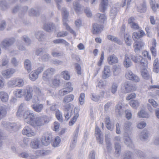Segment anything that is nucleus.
Segmentation results:
<instances>
[{
    "label": "nucleus",
    "instance_id": "1",
    "mask_svg": "<svg viewBox=\"0 0 159 159\" xmlns=\"http://www.w3.org/2000/svg\"><path fill=\"white\" fill-rule=\"evenodd\" d=\"M23 117L26 122L34 127L42 126L49 121L47 116H38L29 111L24 112Z\"/></svg>",
    "mask_w": 159,
    "mask_h": 159
},
{
    "label": "nucleus",
    "instance_id": "2",
    "mask_svg": "<svg viewBox=\"0 0 159 159\" xmlns=\"http://www.w3.org/2000/svg\"><path fill=\"white\" fill-rule=\"evenodd\" d=\"M16 39L14 38H6L3 39L0 44L1 47L4 50H7L15 43Z\"/></svg>",
    "mask_w": 159,
    "mask_h": 159
},
{
    "label": "nucleus",
    "instance_id": "3",
    "mask_svg": "<svg viewBox=\"0 0 159 159\" xmlns=\"http://www.w3.org/2000/svg\"><path fill=\"white\" fill-rule=\"evenodd\" d=\"M33 89L29 85L27 86L23 89V93L24 96L25 100L27 101H30L33 97Z\"/></svg>",
    "mask_w": 159,
    "mask_h": 159
},
{
    "label": "nucleus",
    "instance_id": "4",
    "mask_svg": "<svg viewBox=\"0 0 159 159\" xmlns=\"http://www.w3.org/2000/svg\"><path fill=\"white\" fill-rule=\"evenodd\" d=\"M24 82L23 80L19 78L11 79L8 82V85L10 87L13 86L22 87L23 86Z\"/></svg>",
    "mask_w": 159,
    "mask_h": 159
},
{
    "label": "nucleus",
    "instance_id": "5",
    "mask_svg": "<svg viewBox=\"0 0 159 159\" xmlns=\"http://www.w3.org/2000/svg\"><path fill=\"white\" fill-rule=\"evenodd\" d=\"M136 90V88L128 81L125 82L123 84L121 87L122 91L125 93H129Z\"/></svg>",
    "mask_w": 159,
    "mask_h": 159
},
{
    "label": "nucleus",
    "instance_id": "6",
    "mask_svg": "<svg viewBox=\"0 0 159 159\" xmlns=\"http://www.w3.org/2000/svg\"><path fill=\"white\" fill-rule=\"evenodd\" d=\"M65 88L60 90L58 94L61 96H64L72 91L73 89L71 86V84L70 82H67L64 86Z\"/></svg>",
    "mask_w": 159,
    "mask_h": 159
},
{
    "label": "nucleus",
    "instance_id": "7",
    "mask_svg": "<svg viewBox=\"0 0 159 159\" xmlns=\"http://www.w3.org/2000/svg\"><path fill=\"white\" fill-rule=\"evenodd\" d=\"M134 52L136 53H139L142 49L144 45V43L141 39L134 41Z\"/></svg>",
    "mask_w": 159,
    "mask_h": 159
},
{
    "label": "nucleus",
    "instance_id": "8",
    "mask_svg": "<svg viewBox=\"0 0 159 159\" xmlns=\"http://www.w3.org/2000/svg\"><path fill=\"white\" fill-rule=\"evenodd\" d=\"M52 136L51 134H46L42 136L41 140L42 144L45 146L49 145L52 139Z\"/></svg>",
    "mask_w": 159,
    "mask_h": 159
},
{
    "label": "nucleus",
    "instance_id": "9",
    "mask_svg": "<svg viewBox=\"0 0 159 159\" xmlns=\"http://www.w3.org/2000/svg\"><path fill=\"white\" fill-rule=\"evenodd\" d=\"M55 71V69L53 68H50L47 69L43 73L42 77L43 79L46 80L47 79L50 78L54 74Z\"/></svg>",
    "mask_w": 159,
    "mask_h": 159
},
{
    "label": "nucleus",
    "instance_id": "10",
    "mask_svg": "<svg viewBox=\"0 0 159 159\" xmlns=\"http://www.w3.org/2000/svg\"><path fill=\"white\" fill-rule=\"evenodd\" d=\"M130 57L132 60L135 63L140 62L141 64L144 66H145V64L144 61V59L140 55L136 54L135 56L130 55Z\"/></svg>",
    "mask_w": 159,
    "mask_h": 159
},
{
    "label": "nucleus",
    "instance_id": "11",
    "mask_svg": "<svg viewBox=\"0 0 159 159\" xmlns=\"http://www.w3.org/2000/svg\"><path fill=\"white\" fill-rule=\"evenodd\" d=\"M19 129V126L16 123H9L7 125V130L13 133L17 131Z\"/></svg>",
    "mask_w": 159,
    "mask_h": 159
},
{
    "label": "nucleus",
    "instance_id": "12",
    "mask_svg": "<svg viewBox=\"0 0 159 159\" xmlns=\"http://www.w3.org/2000/svg\"><path fill=\"white\" fill-rule=\"evenodd\" d=\"M15 71V70L14 69H9L3 71L2 75L5 78H9L12 76Z\"/></svg>",
    "mask_w": 159,
    "mask_h": 159
},
{
    "label": "nucleus",
    "instance_id": "13",
    "mask_svg": "<svg viewBox=\"0 0 159 159\" xmlns=\"http://www.w3.org/2000/svg\"><path fill=\"white\" fill-rule=\"evenodd\" d=\"M23 134L26 135L28 137H31L35 135V132H34L31 128L28 126H25L22 131Z\"/></svg>",
    "mask_w": 159,
    "mask_h": 159
},
{
    "label": "nucleus",
    "instance_id": "14",
    "mask_svg": "<svg viewBox=\"0 0 159 159\" xmlns=\"http://www.w3.org/2000/svg\"><path fill=\"white\" fill-rule=\"evenodd\" d=\"M145 35L144 32L141 30H139L137 32H134L133 34L132 37L134 41L139 39Z\"/></svg>",
    "mask_w": 159,
    "mask_h": 159
},
{
    "label": "nucleus",
    "instance_id": "15",
    "mask_svg": "<svg viewBox=\"0 0 159 159\" xmlns=\"http://www.w3.org/2000/svg\"><path fill=\"white\" fill-rule=\"evenodd\" d=\"M78 134V130L76 129L74 133L72 140L70 143V148L71 150L73 149L75 147L77 141V138Z\"/></svg>",
    "mask_w": 159,
    "mask_h": 159
},
{
    "label": "nucleus",
    "instance_id": "16",
    "mask_svg": "<svg viewBox=\"0 0 159 159\" xmlns=\"http://www.w3.org/2000/svg\"><path fill=\"white\" fill-rule=\"evenodd\" d=\"M118 59L114 54L110 55L107 58V61L110 65H113L118 62Z\"/></svg>",
    "mask_w": 159,
    "mask_h": 159
},
{
    "label": "nucleus",
    "instance_id": "17",
    "mask_svg": "<svg viewBox=\"0 0 159 159\" xmlns=\"http://www.w3.org/2000/svg\"><path fill=\"white\" fill-rule=\"evenodd\" d=\"M103 26L102 25H99L97 23L93 24V33L94 34H96L100 33L102 30Z\"/></svg>",
    "mask_w": 159,
    "mask_h": 159
},
{
    "label": "nucleus",
    "instance_id": "18",
    "mask_svg": "<svg viewBox=\"0 0 159 159\" xmlns=\"http://www.w3.org/2000/svg\"><path fill=\"white\" fill-rule=\"evenodd\" d=\"M31 107L34 111L39 113L41 112L43 110L44 105L42 104L35 103L32 105Z\"/></svg>",
    "mask_w": 159,
    "mask_h": 159
},
{
    "label": "nucleus",
    "instance_id": "19",
    "mask_svg": "<svg viewBox=\"0 0 159 159\" xmlns=\"http://www.w3.org/2000/svg\"><path fill=\"white\" fill-rule=\"evenodd\" d=\"M123 64L124 66L126 68H128L132 65V63L127 54L125 55Z\"/></svg>",
    "mask_w": 159,
    "mask_h": 159
},
{
    "label": "nucleus",
    "instance_id": "20",
    "mask_svg": "<svg viewBox=\"0 0 159 159\" xmlns=\"http://www.w3.org/2000/svg\"><path fill=\"white\" fill-rule=\"evenodd\" d=\"M40 141L38 139H34L31 140L30 146L34 149H37L39 148Z\"/></svg>",
    "mask_w": 159,
    "mask_h": 159
},
{
    "label": "nucleus",
    "instance_id": "21",
    "mask_svg": "<svg viewBox=\"0 0 159 159\" xmlns=\"http://www.w3.org/2000/svg\"><path fill=\"white\" fill-rule=\"evenodd\" d=\"M147 7L146 3L145 1H143V3L137 7V11L140 13H145L147 11Z\"/></svg>",
    "mask_w": 159,
    "mask_h": 159
},
{
    "label": "nucleus",
    "instance_id": "22",
    "mask_svg": "<svg viewBox=\"0 0 159 159\" xmlns=\"http://www.w3.org/2000/svg\"><path fill=\"white\" fill-rule=\"evenodd\" d=\"M111 75L110 66H106L104 68V72L102 77L104 79H106L109 77Z\"/></svg>",
    "mask_w": 159,
    "mask_h": 159
},
{
    "label": "nucleus",
    "instance_id": "23",
    "mask_svg": "<svg viewBox=\"0 0 159 159\" xmlns=\"http://www.w3.org/2000/svg\"><path fill=\"white\" fill-rule=\"evenodd\" d=\"M108 3V0H102L99 9L102 12H104L106 10Z\"/></svg>",
    "mask_w": 159,
    "mask_h": 159
},
{
    "label": "nucleus",
    "instance_id": "24",
    "mask_svg": "<svg viewBox=\"0 0 159 159\" xmlns=\"http://www.w3.org/2000/svg\"><path fill=\"white\" fill-rule=\"evenodd\" d=\"M9 96L7 93L5 92L1 91L0 92V99L3 102H7L8 100Z\"/></svg>",
    "mask_w": 159,
    "mask_h": 159
},
{
    "label": "nucleus",
    "instance_id": "25",
    "mask_svg": "<svg viewBox=\"0 0 159 159\" xmlns=\"http://www.w3.org/2000/svg\"><path fill=\"white\" fill-rule=\"evenodd\" d=\"M96 17L98 19L99 21L101 23H104L106 22L107 18L104 14L98 13L96 15Z\"/></svg>",
    "mask_w": 159,
    "mask_h": 159
},
{
    "label": "nucleus",
    "instance_id": "26",
    "mask_svg": "<svg viewBox=\"0 0 159 159\" xmlns=\"http://www.w3.org/2000/svg\"><path fill=\"white\" fill-rule=\"evenodd\" d=\"M115 154L116 157H119L121 153V146L120 144L115 142Z\"/></svg>",
    "mask_w": 159,
    "mask_h": 159
},
{
    "label": "nucleus",
    "instance_id": "27",
    "mask_svg": "<svg viewBox=\"0 0 159 159\" xmlns=\"http://www.w3.org/2000/svg\"><path fill=\"white\" fill-rule=\"evenodd\" d=\"M103 92H100L99 95H97L94 93L91 94V98L94 101L98 102L101 98V97H104Z\"/></svg>",
    "mask_w": 159,
    "mask_h": 159
},
{
    "label": "nucleus",
    "instance_id": "28",
    "mask_svg": "<svg viewBox=\"0 0 159 159\" xmlns=\"http://www.w3.org/2000/svg\"><path fill=\"white\" fill-rule=\"evenodd\" d=\"M25 104L24 103H21L19 107V108L17 112V116L19 117H20L23 115V111L25 107Z\"/></svg>",
    "mask_w": 159,
    "mask_h": 159
},
{
    "label": "nucleus",
    "instance_id": "29",
    "mask_svg": "<svg viewBox=\"0 0 159 159\" xmlns=\"http://www.w3.org/2000/svg\"><path fill=\"white\" fill-rule=\"evenodd\" d=\"M51 54L54 57H58L63 56L64 53L62 51H59L57 49H54L52 51Z\"/></svg>",
    "mask_w": 159,
    "mask_h": 159
},
{
    "label": "nucleus",
    "instance_id": "30",
    "mask_svg": "<svg viewBox=\"0 0 159 159\" xmlns=\"http://www.w3.org/2000/svg\"><path fill=\"white\" fill-rule=\"evenodd\" d=\"M148 132L145 129L143 130L140 134V138L142 140H146L148 137Z\"/></svg>",
    "mask_w": 159,
    "mask_h": 159
},
{
    "label": "nucleus",
    "instance_id": "31",
    "mask_svg": "<svg viewBox=\"0 0 159 159\" xmlns=\"http://www.w3.org/2000/svg\"><path fill=\"white\" fill-rule=\"evenodd\" d=\"M40 11L38 8L36 10L32 8L29 11L30 15L32 16H38L40 15Z\"/></svg>",
    "mask_w": 159,
    "mask_h": 159
},
{
    "label": "nucleus",
    "instance_id": "32",
    "mask_svg": "<svg viewBox=\"0 0 159 159\" xmlns=\"http://www.w3.org/2000/svg\"><path fill=\"white\" fill-rule=\"evenodd\" d=\"M54 25L51 22H49L45 24L44 26V28L45 30L48 32H51L54 29Z\"/></svg>",
    "mask_w": 159,
    "mask_h": 159
},
{
    "label": "nucleus",
    "instance_id": "33",
    "mask_svg": "<svg viewBox=\"0 0 159 159\" xmlns=\"http://www.w3.org/2000/svg\"><path fill=\"white\" fill-rule=\"evenodd\" d=\"M25 68L28 71L30 72L32 70L31 65L30 61L28 59H26L24 62Z\"/></svg>",
    "mask_w": 159,
    "mask_h": 159
},
{
    "label": "nucleus",
    "instance_id": "34",
    "mask_svg": "<svg viewBox=\"0 0 159 159\" xmlns=\"http://www.w3.org/2000/svg\"><path fill=\"white\" fill-rule=\"evenodd\" d=\"M115 111L116 114L119 115H121V113L123 111L122 104L118 103L116 105L115 108Z\"/></svg>",
    "mask_w": 159,
    "mask_h": 159
},
{
    "label": "nucleus",
    "instance_id": "35",
    "mask_svg": "<svg viewBox=\"0 0 159 159\" xmlns=\"http://www.w3.org/2000/svg\"><path fill=\"white\" fill-rule=\"evenodd\" d=\"M62 14L63 15V21H66L69 15V13L65 7L62 9Z\"/></svg>",
    "mask_w": 159,
    "mask_h": 159
},
{
    "label": "nucleus",
    "instance_id": "36",
    "mask_svg": "<svg viewBox=\"0 0 159 159\" xmlns=\"http://www.w3.org/2000/svg\"><path fill=\"white\" fill-rule=\"evenodd\" d=\"M124 39L125 42L128 46H130L131 45L132 40L131 37L128 33H126L124 34Z\"/></svg>",
    "mask_w": 159,
    "mask_h": 159
},
{
    "label": "nucleus",
    "instance_id": "37",
    "mask_svg": "<svg viewBox=\"0 0 159 159\" xmlns=\"http://www.w3.org/2000/svg\"><path fill=\"white\" fill-rule=\"evenodd\" d=\"M105 122L107 129L112 131L113 129V127L111 125V122L109 117L107 116L105 118Z\"/></svg>",
    "mask_w": 159,
    "mask_h": 159
},
{
    "label": "nucleus",
    "instance_id": "38",
    "mask_svg": "<svg viewBox=\"0 0 159 159\" xmlns=\"http://www.w3.org/2000/svg\"><path fill=\"white\" fill-rule=\"evenodd\" d=\"M141 73L142 76L144 79L148 80L151 78V76L146 69H143L141 71Z\"/></svg>",
    "mask_w": 159,
    "mask_h": 159
},
{
    "label": "nucleus",
    "instance_id": "39",
    "mask_svg": "<svg viewBox=\"0 0 159 159\" xmlns=\"http://www.w3.org/2000/svg\"><path fill=\"white\" fill-rule=\"evenodd\" d=\"M7 113L6 108L2 106H0V120L6 116Z\"/></svg>",
    "mask_w": 159,
    "mask_h": 159
},
{
    "label": "nucleus",
    "instance_id": "40",
    "mask_svg": "<svg viewBox=\"0 0 159 159\" xmlns=\"http://www.w3.org/2000/svg\"><path fill=\"white\" fill-rule=\"evenodd\" d=\"M129 104L133 108L136 109L139 106L140 103L138 100H132L130 101Z\"/></svg>",
    "mask_w": 159,
    "mask_h": 159
},
{
    "label": "nucleus",
    "instance_id": "41",
    "mask_svg": "<svg viewBox=\"0 0 159 159\" xmlns=\"http://www.w3.org/2000/svg\"><path fill=\"white\" fill-rule=\"evenodd\" d=\"M157 59H155L154 61L153 70L157 73H158L159 68V64Z\"/></svg>",
    "mask_w": 159,
    "mask_h": 159
},
{
    "label": "nucleus",
    "instance_id": "42",
    "mask_svg": "<svg viewBox=\"0 0 159 159\" xmlns=\"http://www.w3.org/2000/svg\"><path fill=\"white\" fill-rule=\"evenodd\" d=\"M74 99V96L73 94L68 95L64 98L63 102L68 103L73 101Z\"/></svg>",
    "mask_w": 159,
    "mask_h": 159
},
{
    "label": "nucleus",
    "instance_id": "43",
    "mask_svg": "<svg viewBox=\"0 0 159 159\" xmlns=\"http://www.w3.org/2000/svg\"><path fill=\"white\" fill-rule=\"evenodd\" d=\"M53 43L55 44L62 43L65 46H68L69 43L66 41L62 39H57L53 41Z\"/></svg>",
    "mask_w": 159,
    "mask_h": 159
},
{
    "label": "nucleus",
    "instance_id": "44",
    "mask_svg": "<svg viewBox=\"0 0 159 159\" xmlns=\"http://www.w3.org/2000/svg\"><path fill=\"white\" fill-rule=\"evenodd\" d=\"M118 10L116 8L112 7L110 11V16L112 19H114L117 14Z\"/></svg>",
    "mask_w": 159,
    "mask_h": 159
},
{
    "label": "nucleus",
    "instance_id": "45",
    "mask_svg": "<svg viewBox=\"0 0 159 159\" xmlns=\"http://www.w3.org/2000/svg\"><path fill=\"white\" fill-rule=\"evenodd\" d=\"M138 115L140 117L148 118L149 115L144 110H142L138 113Z\"/></svg>",
    "mask_w": 159,
    "mask_h": 159
},
{
    "label": "nucleus",
    "instance_id": "46",
    "mask_svg": "<svg viewBox=\"0 0 159 159\" xmlns=\"http://www.w3.org/2000/svg\"><path fill=\"white\" fill-rule=\"evenodd\" d=\"M23 90L16 89L14 92V94L17 98H21L23 95Z\"/></svg>",
    "mask_w": 159,
    "mask_h": 159
},
{
    "label": "nucleus",
    "instance_id": "47",
    "mask_svg": "<svg viewBox=\"0 0 159 159\" xmlns=\"http://www.w3.org/2000/svg\"><path fill=\"white\" fill-rule=\"evenodd\" d=\"M105 140L107 145L106 148L108 152H110L112 150L111 144L110 142L109 138H107V137H106Z\"/></svg>",
    "mask_w": 159,
    "mask_h": 159
},
{
    "label": "nucleus",
    "instance_id": "48",
    "mask_svg": "<svg viewBox=\"0 0 159 159\" xmlns=\"http://www.w3.org/2000/svg\"><path fill=\"white\" fill-rule=\"evenodd\" d=\"M74 7L76 13L80 12L81 10V6L77 2H74L73 3Z\"/></svg>",
    "mask_w": 159,
    "mask_h": 159
},
{
    "label": "nucleus",
    "instance_id": "49",
    "mask_svg": "<svg viewBox=\"0 0 159 159\" xmlns=\"http://www.w3.org/2000/svg\"><path fill=\"white\" fill-rule=\"evenodd\" d=\"M44 34L41 31H39L36 33L35 36L39 41H42L44 38Z\"/></svg>",
    "mask_w": 159,
    "mask_h": 159
},
{
    "label": "nucleus",
    "instance_id": "50",
    "mask_svg": "<svg viewBox=\"0 0 159 159\" xmlns=\"http://www.w3.org/2000/svg\"><path fill=\"white\" fill-rule=\"evenodd\" d=\"M107 37L109 40L111 41H113L119 44H120L121 43V41L120 40L114 36L108 35L107 36Z\"/></svg>",
    "mask_w": 159,
    "mask_h": 159
},
{
    "label": "nucleus",
    "instance_id": "51",
    "mask_svg": "<svg viewBox=\"0 0 159 159\" xmlns=\"http://www.w3.org/2000/svg\"><path fill=\"white\" fill-rule=\"evenodd\" d=\"M30 79L32 81H35L38 77V75L34 71H32L29 75Z\"/></svg>",
    "mask_w": 159,
    "mask_h": 159
},
{
    "label": "nucleus",
    "instance_id": "52",
    "mask_svg": "<svg viewBox=\"0 0 159 159\" xmlns=\"http://www.w3.org/2000/svg\"><path fill=\"white\" fill-rule=\"evenodd\" d=\"M134 152L137 155L138 157L139 158L143 159L145 157V154L142 151L136 149L135 150Z\"/></svg>",
    "mask_w": 159,
    "mask_h": 159
},
{
    "label": "nucleus",
    "instance_id": "53",
    "mask_svg": "<svg viewBox=\"0 0 159 159\" xmlns=\"http://www.w3.org/2000/svg\"><path fill=\"white\" fill-rule=\"evenodd\" d=\"M61 140L58 136H57L54 141L52 143V146L54 147H57L60 143Z\"/></svg>",
    "mask_w": 159,
    "mask_h": 159
},
{
    "label": "nucleus",
    "instance_id": "54",
    "mask_svg": "<svg viewBox=\"0 0 159 159\" xmlns=\"http://www.w3.org/2000/svg\"><path fill=\"white\" fill-rule=\"evenodd\" d=\"M61 75L64 79L66 80H69L70 79V74L67 71H64L61 72Z\"/></svg>",
    "mask_w": 159,
    "mask_h": 159
},
{
    "label": "nucleus",
    "instance_id": "55",
    "mask_svg": "<svg viewBox=\"0 0 159 159\" xmlns=\"http://www.w3.org/2000/svg\"><path fill=\"white\" fill-rule=\"evenodd\" d=\"M79 116V114L78 113H76L74 114L73 117L69 122V125L70 126H72L74 124Z\"/></svg>",
    "mask_w": 159,
    "mask_h": 159
},
{
    "label": "nucleus",
    "instance_id": "56",
    "mask_svg": "<svg viewBox=\"0 0 159 159\" xmlns=\"http://www.w3.org/2000/svg\"><path fill=\"white\" fill-rule=\"evenodd\" d=\"M118 87L117 84L113 83L111 86V92L113 94H115L117 91Z\"/></svg>",
    "mask_w": 159,
    "mask_h": 159
},
{
    "label": "nucleus",
    "instance_id": "57",
    "mask_svg": "<svg viewBox=\"0 0 159 159\" xmlns=\"http://www.w3.org/2000/svg\"><path fill=\"white\" fill-rule=\"evenodd\" d=\"M56 116L57 119L60 122H62L63 119L62 113L59 110L56 112Z\"/></svg>",
    "mask_w": 159,
    "mask_h": 159
},
{
    "label": "nucleus",
    "instance_id": "58",
    "mask_svg": "<svg viewBox=\"0 0 159 159\" xmlns=\"http://www.w3.org/2000/svg\"><path fill=\"white\" fill-rule=\"evenodd\" d=\"M73 113L72 111H65L64 116L65 118V120L66 121L68 120L71 116L72 115Z\"/></svg>",
    "mask_w": 159,
    "mask_h": 159
},
{
    "label": "nucleus",
    "instance_id": "59",
    "mask_svg": "<svg viewBox=\"0 0 159 159\" xmlns=\"http://www.w3.org/2000/svg\"><path fill=\"white\" fill-rule=\"evenodd\" d=\"M124 142L127 146H131L132 144L131 139L129 137H126L124 138Z\"/></svg>",
    "mask_w": 159,
    "mask_h": 159
},
{
    "label": "nucleus",
    "instance_id": "60",
    "mask_svg": "<svg viewBox=\"0 0 159 159\" xmlns=\"http://www.w3.org/2000/svg\"><path fill=\"white\" fill-rule=\"evenodd\" d=\"M134 75V74L131 71L128 70L126 71L125 76L126 79L130 80Z\"/></svg>",
    "mask_w": 159,
    "mask_h": 159
},
{
    "label": "nucleus",
    "instance_id": "61",
    "mask_svg": "<svg viewBox=\"0 0 159 159\" xmlns=\"http://www.w3.org/2000/svg\"><path fill=\"white\" fill-rule=\"evenodd\" d=\"M0 7L2 10H5L8 8L7 3L5 1H0Z\"/></svg>",
    "mask_w": 159,
    "mask_h": 159
},
{
    "label": "nucleus",
    "instance_id": "62",
    "mask_svg": "<svg viewBox=\"0 0 159 159\" xmlns=\"http://www.w3.org/2000/svg\"><path fill=\"white\" fill-rule=\"evenodd\" d=\"M133 158L132 153L129 151H128L124 155L123 159H133Z\"/></svg>",
    "mask_w": 159,
    "mask_h": 159
},
{
    "label": "nucleus",
    "instance_id": "63",
    "mask_svg": "<svg viewBox=\"0 0 159 159\" xmlns=\"http://www.w3.org/2000/svg\"><path fill=\"white\" fill-rule=\"evenodd\" d=\"M124 0V2L122 4H121L120 3L117 2L112 7L116 8L117 10L118 11L121 7H123L125 5L126 0Z\"/></svg>",
    "mask_w": 159,
    "mask_h": 159
},
{
    "label": "nucleus",
    "instance_id": "64",
    "mask_svg": "<svg viewBox=\"0 0 159 159\" xmlns=\"http://www.w3.org/2000/svg\"><path fill=\"white\" fill-rule=\"evenodd\" d=\"M121 66L120 65H115L113 68V72L114 73L116 72V74H118L120 71Z\"/></svg>",
    "mask_w": 159,
    "mask_h": 159
}]
</instances>
